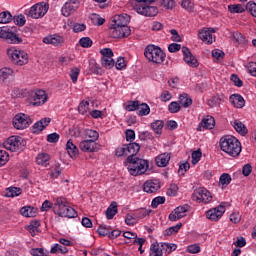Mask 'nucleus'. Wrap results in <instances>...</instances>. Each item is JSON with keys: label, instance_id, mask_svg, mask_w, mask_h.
<instances>
[{"label": "nucleus", "instance_id": "69168bd1", "mask_svg": "<svg viewBox=\"0 0 256 256\" xmlns=\"http://www.w3.org/2000/svg\"><path fill=\"white\" fill-rule=\"evenodd\" d=\"M14 23L15 25H19V27H23L25 23H27V20L23 16V14H20L18 16H14Z\"/></svg>", "mask_w": 256, "mask_h": 256}, {"label": "nucleus", "instance_id": "cd10ccee", "mask_svg": "<svg viewBox=\"0 0 256 256\" xmlns=\"http://www.w3.org/2000/svg\"><path fill=\"white\" fill-rule=\"evenodd\" d=\"M20 213L23 217H37L39 210L32 206H24L20 209Z\"/></svg>", "mask_w": 256, "mask_h": 256}, {"label": "nucleus", "instance_id": "09e8293b", "mask_svg": "<svg viewBox=\"0 0 256 256\" xmlns=\"http://www.w3.org/2000/svg\"><path fill=\"white\" fill-rule=\"evenodd\" d=\"M101 63L105 69H112V67H115V60H113V58H101Z\"/></svg>", "mask_w": 256, "mask_h": 256}, {"label": "nucleus", "instance_id": "b1692460", "mask_svg": "<svg viewBox=\"0 0 256 256\" xmlns=\"http://www.w3.org/2000/svg\"><path fill=\"white\" fill-rule=\"evenodd\" d=\"M66 151L71 159H75L79 156V148L73 143V140H68L66 143Z\"/></svg>", "mask_w": 256, "mask_h": 256}, {"label": "nucleus", "instance_id": "052dcab7", "mask_svg": "<svg viewBox=\"0 0 256 256\" xmlns=\"http://www.w3.org/2000/svg\"><path fill=\"white\" fill-rule=\"evenodd\" d=\"M89 110V102L88 101H82L78 106V111L81 115H85L87 111Z\"/></svg>", "mask_w": 256, "mask_h": 256}, {"label": "nucleus", "instance_id": "f704fd0d", "mask_svg": "<svg viewBox=\"0 0 256 256\" xmlns=\"http://www.w3.org/2000/svg\"><path fill=\"white\" fill-rule=\"evenodd\" d=\"M151 113V108L147 105V103L138 104V115L140 117H145V115H149Z\"/></svg>", "mask_w": 256, "mask_h": 256}, {"label": "nucleus", "instance_id": "c03bdc74", "mask_svg": "<svg viewBox=\"0 0 256 256\" xmlns=\"http://www.w3.org/2000/svg\"><path fill=\"white\" fill-rule=\"evenodd\" d=\"M115 155L116 157H127L129 155L127 152V144H124L116 148Z\"/></svg>", "mask_w": 256, "mask_h": 256}, {"label": "nucleus", "instance_id": "393cba45", "mask_svg": "<svg viewBox=\"0 0 256 256\" xmlns=\"http://www.w3.org/2000/svg\"><path fill=\"white\" fill-rule=\"evenodd\" d=\"M157 167H167L169 161H171L170 153H163L156 157L155 159Z\"/></svg>", "mask_w": 256, "mask_h": 256}, {"label": "nucleus", "instance_id": "6e6d98bb", "mask_svg": "<svg viewBox=\"0 0 256 256\" xmlns=\"http://www.w3.org/2000/svg\"><path fill=\"white\" fill-rule=\"evenodd\" d=\"M165 203V197L164 196H158L152 200L151 207L153 209H157L159 205H163Z\"/></svg>", "mask_w": 256, "mask_h": 256}, {"label": "nucleus", "instance_id": "20e7f679", "mask_svg": "<svg viewBox=\"0 0 256 256\" xmlns=\"http://www.w3.org/2000/svg\"><path fill=\"white\" fill-rule=\"evenodd\" d=\"M144 56L146 59H148V61L156 63V65H161V63H163L167 57L165 52H163L161 48L155 45H148L144 50Z\"/></svg>", "mask_w": 256, "mask_h": 256}, {"label": "nucleus", "instance_id": "de8ad7c7", "mask_svg": "<svg viewBox=\"0 0 256 256\" xmlns=\"http://www.w3.org/2000/svg\"><path fill=\"white\" fill-rule=\"evenodd\" d=\"M245 7L241 4H234V5H229L228 10L230 13H244Z\"/></svg>", "mask_w": 256, "mask_h": 256}, {"label": "nucleus", "instance_id": "79ce46f5", "mask_svg": "<svg viewBox=\"0 0 256 256\" xmlns=\"http://www.w3.org/2000/svg\"><path fill=\"white\" fill-rule=\"evenodd\" d=\"M181 7L188 11L189 13H193L195 9V4L191 0H182Z\"/></svg>", "mask_w": 256, "mask_h": 256}, {"label": "nucleus", "instance_id": "f257e3e1", "mask_svg": "<svg viewBox=\"0 0 256 256\" xmlns=\"http://www.w3.org/2000/svg\"><path fill=\"white\" fill-rule=\"evenodd\" d=\"M220 148L230 157H239L241 155V142L234 136L227 135L222 137L220 139Z\"/></svg>", "mask_w": 256, "mask_h": 256}, {"label": "nucleus", "instance_id": "a878e982", "mask_svg": "<svg viewBox=\"0 0 256 256\" xmlns=\"http://www.w3.org/2000/svg\"><path fill=\"white\" fill-rule=\"evenodd\" d=\"M126 149L128 152V157H132V159H134L135 157H137V153L141 151V146L139 145V143L133 142L126 144Z\"/></svg>", "mask_w": 256, "mask_h": 256}, {"label": "nucleus", "instance_id": "9d476101", "mask_svg": "<svg viewBox=\"0 0 256 256\" xmlns=\"http://www.w3.org/2000/svg\"><path fill=\"white\" fill-rule=\"evenodd\" d=\"M134 10L138 12L139 15H144V17H155L159 10L155 6H150L149 4H135Z\"/></svg>", "mask_w": 256, "mask_h": 256}, {"label": "nucleus", "instance_id": "5fc2aeb1", "mask_svg": "<svg viewBox=\"0 0 256 256\" xmlns=\"http://www.w3.org/2000/svg\"><path fill=\"white\" fill-rule=\"evenodd\" d=\"M79 43L84 49H89L93 45V40L89 37H83L79 40Z\"/></svg>", "mask_w": 256, "mask_h": 256}, {"label": "nucleus", "instance_id": "f8f14e48", "mask_svg": "<svg viewBox=\"0 0 256 256\" xmlns=\"http://www.w3.org/2000/svg\"><path fill=\"white\" fill-rule=\"evenodd\" d=\"M0 39H5L7 43L11 44H19L21 41H23L19 35L13 33L6 27L0 28Z\"/></svg>", "mask_w": 256, "mask_h": 256}, {"label": "nucleus", "instance_id": "c9c22d12", "mask_svg": "<svg viewBox=\"0 0 256 256\" xmlns=\"http://www.w3.org/2000/svg\"><path fill=\"white\" fill-rule=\"evenodd\" d=\"M207 105L211 108L219 107L221 105V96H219V94L212 96L208 99Z\"/></svg>", "mask_w": 256, "mask_h": 256}, {"label": "nucleus", "instance_id": "6e6552de", "mask_svg": "<svg viewBox=\"0 0 256 256\" xmlns=\"http://www.w3.org/2000/svg\"><path fill=\"white\" fill-rule=\"evenodd\" d=\"M192 200L196 201V203H211L213 201V196L211 192L205 188H198L192 194Z\"/></svg>", "mask_w": 256, "mask_h": 256}, {"label": "nucleus", "instance_id": "473e14b6", "mask_svg": "<svg viewBox=\"0 0 256 256\" xmlns=\"http://www.w3.org/2000/svg\"><path fill=\"white\" fill-rule=\"evenodd\" d=\"M179 104L185 108L191 107V105H193V100L189 97V95L184 93L179 96Z\"/></svg>", "mask_w": 256, "mask_h": 256}, {"label": "nucleus", "instance_id": "a211bd4d", "mask_svg": "<svg viewBox=\"0 0 256 256\" xmlns=\"http://www.w3.org/2000/svg\"><path fill=\"white\" fill-rule=\"evenodd\" d=\"M33 101L32 105L34 107L45 105L47 103V93L44 90H37L33 95Z\"/></svg>", "mask_w": 256, "mask_h": 256}, {"label": "nucleus", "instance_id": "39448f33", "mask_svg": "<svg viewBox=\"0 0 256 256\" xmlns=\"http://www.w3.org/2000/svg\"><path fill=\"white\" fill-rule=\"evenodd\" d=\"M26 142L20 136H10L6 141L3 142L4 149L12 151V153H18L25 149Z\"/></svg>", "mask_w": 256, "mask_h": 256}, {"label": "nucleus", "instance_id": "c756f323", "mask_svg": "<svg viewBox=\"0 0 256 256\" xmlns=\"http://www.w3.org/2000/svg\"><path fill=\"white\" fill-rule=\"evenodd\" d=\"M84 137L88 141H92V143H95L97 139H99V132H97L96 130L87 129L84 132Z\"/></svg>", "mask_w": 256, "mask_h": 256}, {"label": "nucleus", "instance_id": "dca6fc26", "mask_svg": "<svg viewBox=\"0 0 256 256\" xmlns=\"http://www.w3.org/2000/svg\"><path fill=\"white\" fill-rule=\"evenodd\" d=\"M79 9V0H70L66 2L62 7V15L69 17V15L75 13Z\"/></svg>", "mask_w": 256, "mask_h": 256}, {"label": "nucleus", "instance_id": "58836bf2", "mask_svg": "<svg viewBox=\"0 0 256 256\" xmlns=\"http://www.w3.org/2000/svg\"><path fill=\"white\" fill-rule=\"evenodd\" d=\"M39 227H41V222H39V220H32L30 225L27 226V231H29L32 237H34L35 232L37 229H39Z\"/></svg>", "mask_w": 256, "mask_h": 256}, {"label": "nucleus", "instance_id": "e2e57ef3", "mask_svg": "<svg viewBox=\"0 0 256 256\" xmlns=\"http://www.w3.org/2000/svg\"><path fill=\"white\" fill-rule=\"evenodd\" d=\"M123 237L125 239H128V241H125V243L129 244V243H133V241H135V238L137 237V233H133V232H124L123 233Z\"/></svg>", "mask_w": 256, "mask_h": 256}, {"label": "nucleus", "instance_id": "bf43d9fd", "mask_svg": "<svg viewBox=\"0 0 256 256\" xmlns=\"http://www.w3.org/2000/svg\"><path fill=\"white\" fill-rule=\"evenodd\" d=\"M202 155H203V153L201 152V149L194 151L192 153V164L197 165V163H199V161H201Z\"/></svg>", "mask_w": 256, "mask_h": 256}, {"label": "nucleus", "instance_id": "2f4dec72", "mask_svg": "<svg viewBox=\"0 0 256 256\" xmlns=\"http://www.w3.org/2000/svg\"><path fill=\"white\" fill-rule=\"evenodd\" d=\"M50 159H51V156H49V154L40 153L36 157V163L37 165H44L45 167H47Z\"/></svg>", "mask_w": 256, "mask_h": 256}, {"label": "nucleus", "instance_id": "338daca9", "mask_svg": "<svg viewBox=\"0 0 256 256\" xmlns=\"http://www.w3.org/2000/svg\"><path fill=\"white\" fill-rule=\"evenodd\" d=\"M137 221H139L137 219V217H135V214L131 215V214H127L126 219H125V223L127 225H136Z\"/></svg>", "mask_w": 256, "mask_h": 256}, {"label": "nucleus", "instance_id": "4d7b16f0", "mask_svg": "<svg viewBox=\"0 0 256 256\" xmlns=\"http://www.w3.org/2000/svg\"><path fill=\"white\" fill-rule=\"evenodd\" d=\"M150 214H151V210L140 209L134 213V216L139 220V219H144V217H147Z\"/></svg>", "mask_w": 256, "mask_h": 256}, {"label": "nucleus", "instance_id": "72a5a7b5", "mask_svg": "<svg viewBox=\"0 0 256 256\" xmlns=\"http://www.w3.org/2000/svg\"><path fill=\"white\" fill-rule=\"evenodd\" d=\"M117 215V202H112L106 210V218L113 219Z\"/></svg>", "mask_w": 256, "mask_h": 256}, {"label": "nucleus", "instance_id": "7ed1b4c3", "mask_svg": "<svg viewBox=\"0 0 256 256\" xmlns=\"http://www.w3.org/2000/svg\"><path fill=\"white\" fill-rule=\"evenodd\" d=\"M128 171L130 175L137 177V175H143L149 169V162L139 157L133 158V156L127 157Z\"/></svg>", "mask_w": 256, "mask_h": 256}, {"label": "nucleus", "instance_id": "3c124183", "mask_svg": "<svg viewBox=\"0 0 256 256\" xmlns=\"http://www.w3.org/2000/svg\"><path fill=\"white\" fill-rule=\"evenodd\" d=\"M19 195H21V188L17 187L8 188L6 193V197H19Z\"/></svg>", "mask_w": 256, "mask_h": 256}, {"label": "nucleus", "instance_id": "c85d7f7f", "mask_svg": "<svg viewBox=\"0 0 256 256\" xmlns=\"http://www.w3.org/2000/svg\"><path fill=\"white\" fill-rule=\"evenodd\" d=\"M15 72L11 68H2L0 69V83H4L6 79L13 77Z\"/></svg>", "mask_w": 256, "mask_h": 256}, {"label": "nucleus", "instance_id": "f03ea898", "mask_svg": "<svg viewBox=\"0 0 256 256\" xmlns=\"http://www.w3.org/2000/svg\"><path fill=\"white\" fill-rule=\"evenodd\" d=\"M53 212L59 217H67L68 219H75L77 217V211L67 202V198L58 197L55 199L52 205Z\"/></svg>", "mask_w": 256, "mask_h": 256}, {"label": "nucleus", "instance_id": "864d4df0", "mask_svg": "<svg viewBox=\"0 0 256 256\" xmlns=\"http://www.w3.org/2000/svg\"><path fill=\"white\" fill-rule=\"evenodd\" d=\"M168 111L169 113H179V111H181V104H179V102H171L168 105Z\"/></svg>", "mask_w": 256, "mask_h": 256}, {"label": "nucleus", "instance_id": "8fccbe9b", "mask_svg": "<svg viewBox=\"0 0 256 256\" xmlns=\"http://www.w3.org/2000/svg\"><path fill=\"white\" fill-rule=\"evenodd\" d=\"M13 21V16L9 12L0 13V23L6 24L11 23Z\"/></svg>", "mask_w": 256, "mask_h": 256}, {"label": "nucleus", "instance_id": "4c0bfd02", "mask_svg": "<svg viewBox=\"0 0 256 256\" xmlns=\"http://www.w3.org/2000/svg\"><path fill=\"white\" fill-rule=\"evenodd\" d=\"M229 183H231V175H229L227 173H223L219 179V187L224 189V187H227V185H229Z\"/></svg>", "mask_w": 256, "mask_h": 256}, {"label": "nucleus", "instance_id": "6ab92c4d", "mask_svg": "<svg viewBox=\"0 0 256 256\" xmlns=\"http://www.w3.org/2000/svg\"><path fill=\"white\" fill-rule=\"evenodd\" d=\"M79 148L84 152V153H95L99 149L97 148V143L92 142L91 140H82L79 144Z\"/></svg>", "mask_w": 256, "mask_h": 256}, {"label": "nucleus", "instance_id": "4be33fe9", "mask_svg": "<svg viewBox=\"0 0 256 256\" xmlns=\"http://www.w3.org/2000/svg\"><path fill=\"white\" fill-rule=\"evenodd\" d=\"M229 101L236 109H243V107H245V99L239 94L231 95Z\"/></svg>", "mask_w": 256, "mask_h": 256}, {"label": "nucleus", "instance_id": "f3484780", "mask_svg": "<svg viewBox=\"0 0 256 256\" xmlns=\"http://www.w3.org/2000/svg\"><path fill=\"white\" fill-rule=\"evenodd\" d=\"M182 53H183V59L185 63L189 65V67H193V68L199 67V61H197V58L193 56L189 48L182 47Z\"/></svg>", "mask_w": 256, "mask_h": 256}, {"label": "nucleus", "instance_id": "423d86ee", "mask_svg": "<svg viewBox=\"0 0 256 256\" xmlns=\"http://www.w3.org/2000/svg\"><path fill=\"white\" fill-rule=\"evenodd\" d=\"M8 55L14 65H27L29 63V54L25 50L10 48L8 49Z\"/></svg>", "mask_w": 256, "mask_h": 256}, {"label": "nucleus", "instance_id": "aec40b11", "mask_svg": "<svg viewBox=\"0 0 256 256\" xmlns=\"http://www.w3.org/2000/svg\"><path fill=\"white\" fill-rule=\"evenodd\" d=\"M159 189H161L159 180H147L143 185V191H145V193H157Z\"/></svg>", "mask_w": 256, "mask_h": 256}, {"label": "nucleus", "instance_id": "bb28decb", "mask_svg": "<svg viewBox=\"0 0 256 256\" xmlns=\"http://www.w3.org/2000/svg\"><path fill=\"white\" fill-rule=\"evenodd\" d=\"M214 129L215 128V118L213 116H206L202 119V121L199 124V128L201 129Z\"/></svg>", "mask_w": 256, "mask_h": 256}, {"label": "nucleus", "instance_id": "a19ab883", "mask_svg": "<svg viewBox=\"0 0 256 256\" xmlns=\"http://www.w3.org/2000/svg\"><path fill=\"white\" fill-rule=\"evenodd\" d=\"M49 251L43 248H32L30 254L32 256H49Z\"/></svg>", "mask_w": 256, "mask_h": 256}, {"label": "nucleus", "instance_id": "49530a36", "mask_svg": "<svg viewBox=\"0 0 256 256\" xmlns=\"http://www.w3.org/2000/svg\"><path fill=\"white\" fill-rule=\"evenodd\" d=\"M150 256H163V250L159 248V244H152L150 246Z\"/></svg>", "mask_w": 256, "mask_h": 256}, {"label": "nucleus", "instance_id": "774afa93", "mask_svg": "<svg viewBox=\"0 0 256 256\" xmlns=\"http://www.w3.org/2000/svg\"><path fill=\"white\" fill-rule=\"evenodd\" d=\"M246 67L248 69V73L253 77H256V62H249Z\"/></svg>", "mask_w": 256, "mask_h": 256}, {"label": "nucleus", "instance_id": "4468645a", "mask_svg": "<svg viewBox=\"0 0 256 256\" xmlns=\"http://www.w3.org/2000/svg\"><path fill=\"white\" fill-rule=\"evenodd\" d=\"M43 43L52 45V47H63L65 45V37L59 34H51L43 38Z\"/></svg>", "mask_w": 256, "mask_h": 256}, {"label": "nucleus", "instance_id": "1a4fd4ad", "mask_svg": "<svg viewBox=\"0 0 256 256\" xmlns=\"http://www.w3.org/2000/svg\"><path fill=\"white\" fill-rule=\"evenodd\" d=\"M109 35L112 39H123L131 35V28L129 26H111Z\"/></svg>", "mask_w": 256, "mask_h": 256}, {"label": "nucleus", "instance_id": "7c9ffc66", "mask_svg": "<svg viewBox=\"0 0 256 256\" xmlns=\"http://www.w3.org/2000/svg\"><path fill=\"white\" fill-rule=\"evenodd\" d=\"M232 127H234L235 131L240 133V135H247V127H245V124H243L241 121L235 120L232 122Z\"/></svg>", "mask_w": 256, "mask_h": 256}, {"label": "nucleus", "instance_id": "a18cd8bd", "mask_svg": "<svg viewBox=\"0 0 256 256\" xmlns=\"http://www.w3.org/2000/svg\"><path fill=\"white\" fill-rule=\"evenodd\" d=\"M181 227H183V224L182 223H178L177 225L172 226V227L166 229L164 231V235L169 237L170 235H173V233H178L179 229H181Z\"/></svg>", "mask_w": 256, "mask_h": 256}, {"label": "nucleus", "instance_id": "37998d69", "mask_svg": "<svg viewBox=\"0 0 256 256\" xmlns=\"http://www.w3.org/2000/svg\"><path fill=\"white\" fill-rule=\"evenodd\" d=\"M174 211L177 215L183 219V217H187V211H189V205L178 206Z\"/></svg>", "mask_w": 256, "mask_h": 256}, {"label": "nucleus", "instance_id": "e433bc0d", "mask_svg": "<svg viewBox=\"0 0 256 256\" xmlns=\"http://www.w3.org/2000/svg\"><path fill=\"white\" fill-rule=\"evenodd\" d=\"M164 123L161 120H156L155 122H153L151 124V128L153 129V131L156 133V135H161V133H163V127H164Z\"/></svg>", "mask_w": 256, "mask_h": 256}, {"label": "nucleus", "instance_id": "5701e85b", "mask_svg": "<svg viewBox=\"0 0 256 256\" xmlns=\"http://www.w3.org/2000/svg\"><path fill=\"white\" fill-rule=\"evenodd\" d=\"M51 123V118H42L33 125V133H41Z\"/></svg>", "mask_w": 256, "mask_h": 256}, {"label": "nucleus", "instance_id": "412c9836", "mask_svg": "<svg viewBox=\"0 0 256 256\" xmlns=\"http://www.w3.org/2000/svg\"><path fill=\"white\" fill-rule=\"evenodd\" d=\"M129 19H130L129 15H127V14L116 15V16H114V18L112 20L111 26L127 27V25L129 24Z\"/></svg>", "mask_w": 256, "mask_h": 256}, {"label": "nucleus", "instance_id": "ea45409f", "mask_svg": "<svg viewBox=\"0 0 256 256\" xmlns=\"http://www.w3.org/2000/svg\"><path fill=\"white\" fill-rule=\"evenodd\" d=\"M49 177L51 179H57V177H59V175H61V166L59 164H55L50 172L48 173Z\"/></svg>", "mask_w": 256, "mask_h": 256}, {"label": "nucleus", "instance_id": "0eeeda50", "mask_svg": "<svg viewBox=\"0 0 256 256\" xmlns=\"http://www.w3.org/2000/svg\"><path fill=\"white\" fill-rule=\"evenodd\" d=\"M47 11H49V6L45 2H40L33 5L27 15L32 19H41V17L47 15Z\"/></svg>", "mask_w": 256, "mask_h": 256}, {"label": "nucleus", "instance_id": "ddd939ff", "mask_svg": "<svg viewBox=\"0 0 256 256\" xmlns=\"http://www.w3.org/2000/svg\"><path fill=\"white\" fill-rule=\"evenodd\" d=\"M213 33H215V29L204 28L198 31V37L203 43H206V45H213V43H215V36Z\"/></svg>", "mask_w": 256, "mask_h": 256}, {"label": "nucleus", "instance_id": "13d9d810", "mask_svg": "<svg viewBox=\"0 0 256 256\" xmlns=\"http://www.w3.org/2000/svg\"><path fill=\"white\" fill-rule=\"evenodd\" d=\"M9 161V153L5 150H0V167H3V165H7V162Z\"/></svg>", "mask_w": 256, "mask_h": 256}, {"label": "nucleus", "instance_id": "603ef678", "mask_svg": "<svg viewBox=\"0 0 256 256\" xmlns=\"http://www.w3.org/2000/svg\"><path fill=\"white\" fill-rule=\"evenodd\" d=\"M162 251H166V253H173V251L177 250V246L175 244L170 243H161Z\"/></svg>", "mask_w": 256, "mask_h": 256}, {"label": "nucleus", "instance_id": "0e129e2a", "mask_svg": "<svg viewBox=\"0 0 256 256\" xmlns=\"http://www.w3.org/2000/svg\"><path fill=\"white\" fill-rule=\"evenodd\" d=\"M100 53L102 55V59L113 58V50H111V48H104L100 50Z\"/></svg>", "mask_w": 256, "mask_h": 256}, {"label": "nucleus", "instance_id": "680f3d73", "mask_svg": "<svg viewBox=\"0 0 256 256\" xmlns=\"http://www.w3.org/2000/svg\"><path fill=\"white\" fill-rule=\"evenodd\" d=\"M81 70L79 68H73L70 71V78L72 79V83H77V79H79V74Z\"/></svg>", "mask_w": 256, "mask_h": 256}, {"label": "nucleus", "instance_id": "9b49d317", "mask_svg": "<svg viewBox=\"0 0 256 256\" xmlns=\"http://www.w3.org/2000/svg\"><path fill=\"white\" fill-rule=\"evenodd\" d=\"M13 125L15 129L23 130L27 129L31 125V118L27 114L19 113L16 114L13 119Z\"/></svg>", "mask_w": 256, "mask_h": 256}, {"label": "nucleus", "instance_id": "2eb2a0df", "mask_svg": "<svg viewBox=\"0 0 256 256\" xmlns=\"http://www.w3.org/2000/svg\"><path fill=\"white\" fill-rule=\"evenodd\" d=\"M225 213V207L223 205H219L218 207L212 208L206 212V217L210 221H219L223 217Z\"/></svg>", "mask_w": 256, "mask_h": 256}]
</instances>
